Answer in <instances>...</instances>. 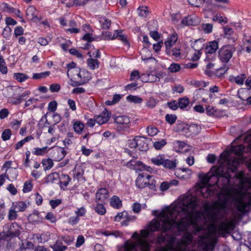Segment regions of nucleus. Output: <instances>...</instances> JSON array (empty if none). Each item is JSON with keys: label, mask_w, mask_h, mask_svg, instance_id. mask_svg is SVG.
<instances>
[{"label": "nucleus", "mask_w": 251, "mask_h": 251, "mask_svg": "<svg viewBox=\"0 0 251 251\" xmlns=\"http://www.w3.org/2000/svg\"><path fill=\"white\" fill-rule=\"evenodd\" d=\"M198 206L197 199L195 196H187L184 197L177 203L172 204L165 208L160 213L154 211L153 214L157 216L158 220H153L150 223L148 230L150 231H156L161 227L163 233L158 235L157 241L159 243L166 240L167 245L161 248L159 251L169 248L170 239L174 237L177 242L180 239H176L175 235H167L164 233L175 228L179 231H183L187 229V226L192 225L196 226L199 218L202 213L195 210Z\"/></svg>", "instance_id": "nucleus-1"}, {"label": "nucleus", "mask_w": 251, "mask_h": 251, "mask_svg": "<svg viewBox=\"0 0 251 251\" xmlns=\"http://www.w3.org/2000/svg\"><path fill=\"white\" fill-rule=\"evenodd\" d=\"M233 201L234 207L239 213L233 212L232 219L222 222L218 227L216 223L224 218L226 211V204H216L208 213L210 227L212 228L214 233L217 229L222 233H226L234 229L236 221L241 219L242 216L249 210L251 205V193L242 190L237 191L233 197Z\"/></svg>", "instance_id": "nucleus-2"}, {"label": "nucleus", "mask_w": 251, "mask_h": 251, "mask_svg": "<svg viewBox=\"0 0 251 251\" xmlns=\"http://www.w3.org/2000/svg\"><path fill=\"white\" fill-rule=\"evenodd\" d=\"M192 240V235L187 232L177 242L176 241L174 237H172L170 239L169 248L168 249H163L162 251H196L194 250L187 249V246L191 243ZM215 244V240L211 237V235L208 232L200 236L197 243L199 251H212L214 248Z\"/></svg>", "instance_id": "nucleus-3"}, {"label": "nucleus", "mask_w": 251, "mask_h": 251, "mask_svg": "<svg viewBox=\"0 0 251 251\" xmlns=\"http://www.w3.org/2000/svg\"><path fill=\"white\" fill-rule=\"evenodd\" d=\"M223 173V166H213L209 172L205 175L200 176V178L203 186L201 189V193L204 198H207L213 194V192L207 186L218 185L219 176Z\"/></svg>", "instance_id": "nucleus-4"}, {"label": "nucleus", "mask_w": 251, "mask_h": 251, "mask_svg": "<svg viewBox=\"0 0 251 251\" xmlns=\"http://www.w3.org/2000/svg\"><path fill=\"white\" fill-rule=\"evenodd\" d=\"M229 153L227 151L224 152L222 156H224V162L220 166H223V173L219 176V182L218 186L219 188H226L229 183L230 176L229 172H234L239 165V161L235 158L229 159Z\"/></svg>", "instance_id": "nucleus-5"}, {"label": "nucleus", "mask_w": 251, "mask_h": 251, "mask_svg": "<svg viewBox=\"0 0 251 251\" xmlns=\"http://www.w3.org/2000/svg\"><path fill=\"white\" fill-rule=\"evenodd\" d=\"M132 237L137 239L136 242L127 241L125 244V251H148L150 246L147 240L141 238L137 233H134Z\"/></svg>", "instance_id": "nucleus-6"}, {"label": "nucleus", "mask_w": 251, "mask_h": 251, "mask_svg": "<svg viewBox=\"0 0 251 251\" xmlns=\"http://www.w3.org/2000/svg\"><path fill=\"white\" fill-rule=\"evenodd\" d=\"M74 72L73 77L75 81L71 84L73 86L83 85L88 82L91 78L90 74L87 70L75 68L74 70Z\"/></svg>", "instance_id": "nucleus-7"}, {"label": "nucleus", "mask_w": 251, "mask_h": 251, "mask_svg": "<svg viewBox=\"0 0 251 251\" xmlns=\"http://www.w3.org/2000/svg\"><path fill=\"white\" fill-rule=\"evenodd\" d=\"M244 150H245V147L242 145L232 147L231 148V150L230 151H228L227 150H226L225 151H224L222 153V154L221 155V157L222 159H223V162H224L225 157H224V156H222V155L224 152H225L226 151H227L229 153V155L228 156V158L229 159L235 158L236 159H237L239 161V163L241 161V159L240 158H235L234 157H230V153H233L237 155L240 156L243 153Z\"/></svg>", "instance_id": "nucleus-8"}, {"label": "nucleus", "mask_w": 251, "mask_h": 251, "mask_svg": "<svg viewBox=\"0 0 251 251\" xmlns=\"http://www.w3.org/2000/svg\"><path fill=\"white\" fill-rule=\"evenodd\" d=\"M151 177V176L146 173L140 174L136 180V185L140 189L146 187L149 184Z\"/></svg>", "instance_id": "nucleus-9"}, {"label": "nucleus", "mask_w": 251, "mask_h": 251, "mask_svg": "<svg viewBox=\"0 0 251 251\" xmlns=\"http://www.w3.org/2000/svg\"><path fill=\"white\" fill-rule=\"evenodd\" d=\"M219 56L223 62H227L232 56V51L230 47H223L219 50Z\"/></svg>", "instance_id": "nucleus-10"}, {"label": "nucleus", "mask_w": 251, "mask_h": 251, "mask_svg": "<svg viewBox=\"0 0 251 251\" xmlns=\"http://www.w3.org/2000/svg\"><path fill=\"white\" fill-rule=\"evenodd\" d=\"M115 122L118 125L117 128L119 130H124L128 127L130 120L126 116H119L115 118Z\"/></svg>", "instance_id": "nucleus-11"}, {"label": "nucleus", "mask_w": 251, "mask_h": 251, "mask_svg": "<svg viewBox=\"0 0 251 251\" xmlns=\"http://www.w3.org/2000/svg\"><path fill=\"white\" fill-rule=\"evenodd\" d=\"M109 195L106 188L99 189L96 194V199L98 203H104L107 201Z\"/></svg>", "instance_id": "nucleus-12"}, {"label": "nucleus", "mask_w": 251, "mask_h": 251, "mask_svg": "<svg viewBox=\"0 0 251 251\" xmlns=\"http://www.w3.org/2000/svg\"><path fill=\"white\" fill-rule=\"evenodd\" d=\"M111 113L105 110L99 115L95 116L96 123L99 125H102L106 123L109 119Z\"/></svg>", "instance_id": "nucleus-13"}, {"label": "nucleus", "mask_w": 251, "mask_h": 251, "mask_svg": "<svg viewBox=\"0 0 251 251\" xmlns=\"http://www.w3.org/2000/svg\"><path fill=\"white\" fill-rule=\"evenodd\" d=\"M166 52L167 54L170 56H173L176 60H178L181 58L180 49L179 48H174L172 49V47H167L166 49Z\"/></svg>", "instance_id": "nucleus-14"}, {"label": "nucleus", "mask_w": 251, "mask_h": 251, "mask_svg": "<svg viewBox=\"0 0 251 251\" xmlns=\"http://www.w3.org/2000/svg\"><path fill=\"white\" fill-rule=\"evenodd\" d=\"M176 175L178 177L182 178H188L192 175V171L187 168H181L178 169L176 172Z\"/></svg>", "instance_id": "nucleus-15"}, {"label": "nucleus", "mask_w": 251, "mask_h": 251, "mask_svg": "<svg viewBox=\"0 0 251 251\" xmlns=\"http://www.w3.org/2000/svg\"><path fill=\"white\" fill-rule=\"evenodd\" d=\"M137 148L141 151H146L148 149L147 139L141 136H136Z\"/></svg>", "instance_id": "nucleus-16"}, {"label": "nucleus", "mask_w": 251, "mask_h": 251, "mask_svg": "<svg viewBox=\"0 0 251 251\" xmlns=\"http://www.w3.org/2000/svg\"><path fill=\"white\" fill-rule=\"evenodd\" d=\"M66 154V151L63 148H57L54 151L52 156L55 161H59L65 156Z\"/></svg>", "instance_id": "nucleus-17"}, {"label": "nucleus", "mask_w": 251, "mask_h": 251, "mask_svg": "<svg viewBox=\"0 0 251 251\" xmlns=\"http://www.w3.org/2000/svg\"><path fill=\"white\" fill-rule=\"evenodd\" d=\"M192 48L196 51L200 52L204 46V40L203 39H199L192 42L191 44Z\"/></svg>", "instance_id": "nucleus-18"}, {"label": "nucleus", "mask_w": 251, "mask_h": 251, "mask_svg": "<svg viewBox=\"0 0 251 251\" xmlns=\"http://www.w3.org/2000/svg\"><path fill=\"white\" fill-rule=\"evenodd\" d=\"M219 48L218 43L216 41L209 42L205 48L206 53H213L215 52Z\"/></svg>", "instance_id": "nucleus-19"}, {"label": "nucleus", "mask_w": 251, "mask_h": 251, "mask_svg": "<svg viewBox=\"0 0 251 251\" xmlns=\"http://www.w3.org/2000/svg\"><path fill=\"white\" fill-rule=\"evenodd\" d=\"M246 78V75L245 74H242L237 76H230L229 80L231 82H235L238 85H242Z\"/></svg>", "instance_id": "nucleus-20"}, {"label": "nucleus", "mask_w": 251, "mask_h": 251, "mask_svg": "<svg viewBox=\"0 0 251 251\" xmlns=\"http://www.w3.org/2000/svg\"><path fill=\"white\" fill-rule=\"evenodd\" d=\"M26 17L29 20H33L37 18L38 11L34 6H30L26 11Z\"/></svg>", "instance_id": "nucleus-21"}, {"label": "nucleus", "mask_w": 251, "mask_h": 251, "mask_svg": "<svg viewBox=\"0 0 251 251\" xmlns=\"http://www.w3.org/2000/svg\"><path fill=\"white\" fill-rule=\"evenodd\" d=\"M201 95H209V98H211L212 94L209 93V92L206 90L204 89L200 88L196 90L194 93V97L196 100L201 99Z\"/></svg>", "instance_id": "nucleus-22"}, {"label": "nucleus", "mask_w": 251, "mask_h": 251, "mask_svg": "<svg viewBox=\"0 0 251 251\" xmlns=\"http://www.w3.org/2000/svg\"><path fill=\"white\" fill-rule=\"evenodd\" d=\"M188 130L192 135H196L201 130V126L197 124H191L188 127Z\"/></svg>", "instance_id": "nucleus-23"}, {"label": "nucleus", "mask_w": 251, "mask_h": 251, "mask_svg": "<svg viewBox=\"0 0 251 251\" xmlns=\"http://www.w3.org/2000/svg\"><path fill=\"white\" fill-rule=\"evenodd\" d=\"M140 53L143 60H147L153 59L151 51L147 48H144L140 51Z\"/></svg>", "instance_id": "nucleus-24"}, {"label": "nucleus", "mask_w": 251, "mask_h": 251, "mask_svg": "<svg viewBox=\"0 0 251 251\" xmlns=\"http://www.w3.org/2000/svg\"><path fill=\"white\" fill-rule=\"evenodd\" d=\"M59 175L56 172L50 174L46 178L47 183H55L59 181Z\"/></svg>", "instance_id": "nucleus-25"}, {"label": "nucleus", "mask_w": 251, "mask_h": 251, "mask_svg": "<svg viewBox=\"0 0 251 251\" xmlns=\"http://www.w3.org/2000/svg\"><path fill=\"white\" fill-rule=\"evenodd\" d=\"M110 204L112 207L118 209L122 206V201L118 197L114 196L111 199Z\"/></svg>", "instance_id": "nucleus-26"}, {"label": "nucleus", "mask_w": 251, "mask_h": 251, "mask_svg": "<svg viewBox=\"0 0 251 251\" xmlns=\"http://www.w3.org/2000/svg\"><path fill=\"white\" fill-rule=\"evenodd\" d=\"M177 40V36L176 34H173L168 39V40L165 42V45L166 46V49L167 47L170 48L172 47Z\"/></svg>", "instance_id": "nucleus-27"}, {"label": "nucleus", "mask_w": 251, "mask_h": 251, "mask_svg": "<svg viewBox=\"0 0 251 251\" xmlns=\"http://www.w3.org/2000/svg\"><path fill=\"white\" fill-rule=\"evenodd\" d=\"M70 180L71 178L68 175L66 174L59 175V182L61 185H63L65 187H66Z\"/></svg>", "instance_id": "nucleus-28"}, {"label": "nucleus", "mask_w": 251, "mask_h": 251, "mask_svg": "<svg viewBox=\"0 0 251 251\" xmlns=\"http://www.w3.org/2000/svg\"><path fill=\"white\" fill-rule=\"evenodd\" d=\"M87 64L89 68L93 70L99 68L100 62L97 59L89 58L87 60Z\"/></svg>", "instance_id": "nucleus-29"}, {"label": "nucleus", "mask_w": 251, "mask_h": 251, "mask_svg": "<svg viewBox=\"0 0 251 251\" xmlns=\"http://www.w3.org/2000/svg\"><path fill=\"white\" fill-rule=\"evenodd\" d=\"M73 128L75 132L78 134L82 133L84 128V125L79 121H77L74 123L73 125Z\"/></svg>", "instance_id": "nucleus-30"}, {"label": "nucleus", "mask_w": 251, "mask_h": 251, "mask_svg": "<svg viewBox=\"0 0 251 251\" xmlns=\"http://www.w3.org/2000/svg\"><path fill=\"white\" fill-rule=\"evenodd\" d=\"M165 158L163 155H158L157 156L152 158L151 161L154 165L157 166L163 165Z\"/></svg>", "instance_id": "nucleus-31"}, {"label": "nucleus", "mask_w": 251, "mask_h": 251, "mask_svg": "<svg viewBox=\"0 0 251 251\" xmlns=\"http://www.w3.org/2000/svg\"><path fill=\"white\" fill-rule=\"evenodd\" d=\"M42 163L45 171L50 170L54 164L52 160L50 158L43 159Z\"/></svg>", "instance_id": "nucleus-32"}, {"label": "nucleus", "mask_w": 251, "mask_h": 251, "mask_svg": "<svg viewBox=\"0 0 251 251\" xmlns=\"http://www.w3.org/2000/svg\"><path fill=\"white\" fill-rule=\"evenodd\" d=\"M13 77L14 79L20 82H23L29 78L27 75L20 73H14L13 75Z\"/></svg>", "instance_id": "nucleus-33"}, {"label": "nucleus", "mask_w": 251, "mask_h": 251, "mask_svg": "<svg viewBox=\"0 0 251 251\" xmlns=\"http://www.w3.org/2000/svg\"><path fill=\"white\" fill-rule=\"evenodd\" d=\"M189 100L187 97L180 98L178 100V106L181 109L186 108L189 104Z\"/></svg>", "instance_id": "nucleus-34"}, {"label": "nucleus", "mask_w": 251, "mask_h": 251, "mask_svg": "<svg viewBox=\"0 0 251 251\" xmlns=\"http://www.w3.org/2000/svg\"><path fill=\"white\" fill-rule=\"evenodd\" d=\"M99 21L103 29H108L111 26V21L105 17L100 18Z\"/></svg>", "instance_id": "nucleus-35"}, {"label": "nucleus", "mask_w": 251, "mask_h": 251, "mask_svg": "<svg viewBox=\"0 0 251 251\" xmlns=\"http://www.w3.org/2000/svg\"><path fill=\"white\" fill-rule=\"evenodd\" d=\"M18 232V225L16 223H12L8 229V234L10 235H15Z\"/></svg>", "instance_id": "nucleus-36"}, {"label": "nucleus", "mask_w": 251, "mask_h": 251, "mask_svg": "<svg viewBox=\"0 0 251 251\" xmlns=\"http://www.w3.org/2000/svg\"><path fill=\"white\" fill-rule=\"evenodd\" d=\"M182 23L186 25H195L197 24V22L195 19H194L191 17L188 16L182 20Z\"/></svg>", "instance_id": "nucleus-37"}, {"label": "nucleus", "mask_w": 251, "mask_h": 251, "mask_svg": "<svg viewBox=\"0 0 251 251\" xmlns=\"http://www.w3.org/2000/svg\"><path fill=\"white\" fill-rule=\"evenodd\" d=\"M176 163L175 161L165 159L163 166L166 168L172 169L176 168Z\"/></svg>", "instance_id": "nucleus-38"}, {"label": "nucleus", "mask_w": 251, "mask_h": 251, "mask_svg": "<svg viewBox=\"0 0 251 251\" xmlns=\"http://www.w3.org/2000/svg\"><path fill=\"white\" fill-rule=\"evenodd\" d=\"M118 31L116 30L115 33L113 35L109 31H105L102 32V35L103 36L105 39H114L118 37Z\"/></svg>", "instance_id": "nucleus-39"}, {"label": "nucleus", "mask_w": 251, "mask_h": 251, "mask_svg": "<svg viewBox=\"0 0 251 251\" xmlns=\"http://www.w3.org/2000/svg\"><path fill=\"white\" fill-rule=\"evenodd\" d=\"M48 151V147H44L42 148H35L33 153L36 155H43Z\"/></svg>", "instance_id": "nucleus-40"}, {"label": "nucleus", "mask_w": 251, "mask_h": 251, "mask_svg": "<svg viewBox=\"0 0 251 251\" xmlns=\"http://www.w3.org/2000/svg\"><path fill=\"white\" fill-rule=\"evenodd\" d=\"M50 72L49 71H46L40 73L34 74L32 76V78L34 79H40L44 78L50 75Z\"/></svg>", "instance_id": "nucleus-41"}, {"label": "nucleus", "mask_w": 251, "mask_h": 251, "mask_svg": "<svg viewBox=\"0 0 251 251\" xmlns=\"http://www.w3.org/2000/svg\"><path fill=\"white\" fill-rule=\"evenodd\" d=\"M0 72L2 74H6L7 73V68L6 65V63L2 58V57L0 55Z\"/></svg>", "instance_id": "nucleus-42"}, {"label": "nucleus", "mask_w": 251, "mask_h": 251, "mask_svg": "<svg viewBox=\"0 0 251 251\" xmlns=\"http://www.w3.org/2000/svg\"><path fill=\"white\" fill-rule=\"evenodd\" d=\"M26 208V204L23 201H18L14 206V208L18 211H24Z\"/></svg>", "instance_id": "nucleus-43"}, {"label": "nucleus", "mask_w": 251, "mask_h": 251, "mask_svg": "<svg viewBox=\"0 0 251 251\" xmlns=\"http://www.w3.org/2000/svg\"><path fill=\"white\" fill-rule=\"evenodd\" d=\"M201 29L205 33H210L212 31L213 25L211 24H203L201 25Z\"/></svg>", "instance_id": "nucleus-44"}, {"label": "nucleus", "mask_w": 251, "mask_h": 251, "mask_svg": "<svg viewBox=\"0 0 251 251\" xmlns=\"http://www.w3.org/2000/svg\"><path fill=\"white\" fill-rule=\"evenodd\" d=\"M29 221L32 222H37L40 221V218L39 216V213L38 212H34L30 214L28 218Z\"/></svg>", "instance_id": "nucleus-45"}, {"label": "nucleus", "mask_w": 251, "mask_h": 251, "mask_svg": "<svg viewBox=\"0 0 251 251\" xmlns=\"http://www.w3.org/2000/svg\"><path fill=\"white\" fill-rule=\"evenodd\" d=\"M127 100L130 102L135 103H141L143 101L142 98L136 96L129 95L127 97Z\"/></svg>", "instance_id": "nucleus-46"}, {"label": "nucleus", "mask_w": 251, "mask_h": 251, "mask_svg": "<svg viewBox=\"0 0 251 251\" xmlns=\"http://www.w3.org/2000/svg\"><path fill=\"white\" fill-rule=\"evenodd\" d=\"M146 77H148V81L149 82H154L159 81L160 77L157 75L153 74H148L145 75Z\"/></svg>", "instance_id": "nucleus-47"}, {"label": "nucleus", "mask_w": 251, "mask_h": 251, "mask_svg": "<svg viewBox=\"0 0 251 251\" xmlns=\"http://www.w3.org/2000/svg\"><path fill=\"white\" fill-rule=\"evenodd\" d=\"M95 210L98 214L102 215L106 212V209L101 203L98 204L95 208Z\"/></svg>", "instance_id": "nucleus-48"}, {"label": "nucleus", "mask_w": 251, "mask_h": 251, "mask_svg": "<svg viewBox=\"0 0 251 251\" xmlns=\"http://www.w3.org/2000/svg\"><path fill=\"white\" fill-rule=\"evenodd\" d=\"M11 131L9 129H5L2 133L1 138L3 141H6L10 138Z\"/></svg>", "instance_id": "nucleus-49"}, {"label": "nucleus", "mask_w": 251, "mask_h": 251, "mask_svg": "<svg viewBox=\"0 0 251 251\" xmlns=\"http://www.w3.org/2000/svg\"><path fill=\"white\" fill-rule=\"evenodd\" d=\"M139 12V15L141 17H146L148 14V8L146 6L139 7L138 9Z\"/></svg>", "instance_id": "nucleus-50"}, {"label": "nucleus", "mask_w": 251, "mask_h": 251, "mask_svg": "<svg viewBox=\"0 0 251 251\" xmlns=\"http://www.w3.org/2000/svg\"><path fill=\"white\" fill-rule=\"evenodd\" d=\"M190 84L196 88L203 87H204L206 86V83L203 81H197V80H192L190 82Z\"/></svg>", "instance_id": "nucleus-51"}, {"label": "nucleus", "mask_w": 251, "mask_h": 251, "mask_svg": "<svg viewBox=\"0 0 251 251\" xmlns=\"http://www.w3.org/2000/svg\"><path fill=\"white\" fill-rule=\"evenodd\" d=\"M181 67L179 64L177 63H172L169 67V70L172 73H176L180 70Z\"/></svg>", "instance_id": "nucleus-52"}, {"label": "nucleus", "mask_w": 251, "mask_h": 251, "mask_svg": "<svg viewBox=\"0 0 251 251\" xmlns=\"http://www.w3.org/2000/svg\"><path fill=\"white\" fill-rule=\"evenodd\" d=\"M147 131L149 135L151 136H153L157 134L158 132V130L155 127L149 126L147 128Z\"/></svg>", "instance_id": "nucleus-53"}, {"label": "nucleus", "mask_w": 251, "mask_h": 251, "mask_svg": "<svg viewBox=\"0 0 251 251\" xmlns=\"http://www.w3.org/2000/svg\"><path fill=\"white\" fill-rule=\"evenodd\" d=\"M142 163L141 162H136L132 160H130L127 165L128 166H132V167H131V169H133L134 170L138 169L137 167H140L142 166Z\"/></svg>", "instance_id": "nucleus-54"}, {"label": "nucleus", "mask_w": 251, "mask_h": 251, "mask_svg": "<svg viewBox=\"0 0 251 251\" xmlns=\"http://www.w3.org/2000/svg\"><path fill=\"white\" fill-rule=\"evenodd\" d=\"M167 142L165 139H162L160 141H156L154 143V147L156 150H160L164 147Z\"/></svg>", "instance_id": "nucleus-55"}, {"label": "nucleus", "mask_w": 251, "mask_h": 251, "mask_svg": "<svg viewBox=\"0 0 251 251\" xmlns=\"http://www.w3.org/2000/svg\"><path fill=\"white\" fill-rule=\"evenodd\" d=\"M123 218H128V215L127 212L123 211L121 213H118V214L115 217V221H119Z\"/></svg>", "instance_id": "nucleus-56"}, {"label": "nucleus", "mask_w": 251, "mask_h": 251, "mask_svg": "<svg viewBox=\"0 0 251 251\" xmlns=\"http://www.w3.org/2000/svg\"><path fill=\"white\" fill-rule=\"evenodd\" d=\"M165 119L168 123L172 125L176 122V117L175 115L167 114L165 117Z\"/></svg>", "instance_id": "nucleus-57"}, {"label": "nucleus", "mask_w": 251, "mask_h": 251, "mask_svg": "<svg viewBox=\"0 0 251 251\" xmlns=\"http://www.w3.org/2000/svg\"><path fill=\"white\" fill-rule=\"evenodd\" d=\"M137 143L136 142V137H135V138H134L133 139H129L127 141V145L128 147H129L130 148L134 149V148H137Z\"/></svg>", "instance_id": "nucleus-58"}, {"label": "nucleus", "mask_w": 251, "mask_h": 251, "mask_svg": "<svg viewBox=\"0 0 251 251\" xmlns=\"http://www.w3.org/2000/svg\"><path fill=\"white\" fill-rule=\"evenodd\" d=\"M32 187V184L30 182L26 181L24 184L23 191L24 193L28 192L31 190Z\"/></svg>", "instance_id": "nucleus-59"}, {"label": "nucleus", "mask_w": 251, "mask_h": 251, "mask_svg": "<svg viewBox=\"0 0 251 251\" xmlns=\"http://www.w3.org/2000/svg\"><path fill=\"white\" fill-rule=\"evenodd\" d=\"M214 64L209 63L206 65V69L205 71V73L206 75L211 76L213 74V71L211 70L214 67Z\"/></svg>", "instance_id": "nucleus-60"}, {"label": "nucleus", "mask_w": 251, "mask_h": 251, "mask_svg": "<svg viewBox=\"0 0 251 251\" xmlns=\"http://www.w3.org/2000/svg\"><path fill=\"white\" fill-rule=\"evenodd\" d=\"M17 212L16 210L14 208L13 209H10L8 213V219L9 220L12 221L16 219L17 217Z\"/></svg>", "instance_id": "nucleus-61"}, {"label": "nucleus", "mask_w": 251, "mask_h": 251, "mask_svg": "<svg viewBox=\"0 0 251 251\" xmlns=\"http://www.w3.org/2000/svg\"><path fill=\"white\" fill-rule=\"evenodd\" d=\"M156 105V101L152 98H151L146 102V106L148 108H152Z\"/></svg>", "instance_id": "nucleus-62"}, {"label": "nucleus", "mask_w": 251, "mask_h": 251, "mask_svg": "<svg viewBox=\"0 0 251 251\" xmlns=\"http://www.w3.org/2000/svg\"><path fill=\"white\" fill-rule=\"evenodd\" d=\"M61 88L60 85L57 83H53L50 85V90L51 92H57Z\"/></svg>", "instance_id": "nucleus-63"}, {"label": "nucleus", "mask_w": 251, "mask_h": 251, "mask_svg": "<svg viewBox=\"0 0 251 251\" xmlns=\"http://www.w3.org/2000/svg\"><path fill=\"white\" fill-rule=\"evenodd\" d=\"M57 103L55 101L50 102L48 105V110L50 112H54L56 110Z\"/></svg>", "instance_id": "nucleus-64"}]
</instances>
